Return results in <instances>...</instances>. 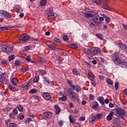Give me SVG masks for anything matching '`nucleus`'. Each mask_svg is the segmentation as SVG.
<instances>
[{"instance_id": "obj_1", "label": "nucleus", "mask_w": 127, "mask_h": 127, "mask_svg": "<svg viewBox=\"0 0 127 127\" xmlns=\"http://www.w3.org/2000/svg\"><path fill=\"white\" fill-rule=\"evenodd\" d=\"M84 53L87 54L89 56V58L92 59L94 56H96L97 54L101 53V50L99 48L97 47H92L91 49H85L84 50Z\"/></svg>"}, {"instance_id": "obj_2", "label": "nucleus", "mask_w": 127, "mask_h": 127, "mask_svg": "<svg viewBox=\"0 0 127 127\" xmlns=\"http://www.w3.org/2000/svg\"><path fill=\"white\" fill-rule=\"evenodd\" d=\"M112 59L116 65H118L119 67L122 68H126L127 69V63L126 62L122 61V60L120 59L119 56L114 55L112 56Z\"/></svg>"}, {"instance_id": "obj_3", "label": "nucleus", "mask_w": 127, "mask_h": 127, "mask_svg": "<svg viewBox=\"0 0 127 127\" xmlns=\"http://www.w3.org/2000/svg\"><path fill=\"white\" fill-rule=\"evenodd\" d=\"M66 94L73 102H76L79 99V95L76 92H73L71 88H68L66 91Z\"/></svg>"}, {"instance_id": "obj_4", "label": "nucleus", "mask_w": 127, "mask_h": 127, "mask_svg": "<svg viewBox=\"0 0 127 127\" xmlns=\"http://www.w3.org/2000/svg\"><path fill=\"white\" fill-rule=\"evenodd\" d=\"M114 111L116 112L114 114L115 116H117V117H121V118L127 117V114L125 110L121 108H115Z\"/></svg>"}, {"instance_id": "obj_5", "label": "nucleus", "mask_w": 127, "mask_h": 127, "mask_svg": "<svg viewBox=\"0 0 127 127\" xmlns=\"http://www.w3.org/2000/svg\"><path fill=\"white\" fill-rule=\"evenodd\" d=\"M67 83L68 85H69L70 88L73 89L74 91H76V92H77V93H79V92L81 91V87L76 85H74L71 80H67Z\"/></svg>"}, {"instance_id": "obj_6", "label": "nucleus", "mask_w": 127, "mask_h": 127, "mask_svg": "<svg viewBox=\"0 0 127 127\" xmlns=\"http://www.w3.org/2000/svg\"><path fill=\"white\" fill-rule=\"evenodd\" d=\"M54 17H55V13L53 12V8L51 7L47 14V18L48 19H51V18H54Z\"/></svg>"}, {"instance_id": "obj_7", "label": "nucleus", "mask_w": 127, "mask_h": 127, "mask_svg": "<svg viewBox=\"0 0 127 127\" xmlns=\"http://www.w3.org/2000/svg\"><path fill=\"white\" fill-rule=\"evenodd\" d=\"M13 50V48L10 46H4L1 48V50L3 52H6V53H10Z\"/></svg>"}, {"instance_id": "obj_8", "label": "nucleus", "mask_w": 127, "mask_h": 127, "mask_svg": "<svg viewBox=\"0 0 127 127\" xmlns=\"http://www.w3.org/2000/svg\"><path fill=\"white\" fill-rule=\"evenodd\" d=\"M29 36L26 35H21L19 37V40L21 41H28L29 40Z\"/></svg>"}, {"instance_id": "obj_9", "label": "nucleus", "mask_w": 127, "mask_h": 127, "mask_svg": "<svg viewBox=\"0 0 127 127\" xmlns=\"http://www.w3.org/2000/svg\"><path fill=\"white\" fill-rule=\"evenodd\" d=\"M93 106H92V109L95 110L96 111H98L100 109V106H99V104L97 101H94L93 103Z\"/></svg>"}, {"instance_id": "obj_10", "label": "nucleus", "mask_w": 127, "mask_h": 127, "mask_svg": "<svg viewBox=\"0 0 127 127\" xmlns=\"http://www.w3.org/2000/svg\"><path fill=\"white\" fill-rule=\"evenodd\" d=\"M0 82L2 83V84H6V82H7V79L6 78L4 77L2 74L0 73Z\"/></svg>"}, {"instance_id": "obj_11", "label": "nucleus", "mask_w": 127, "mask_h": 127, "mask_svg": "<svg viewBox=\"0 0 127 127\" xmlns=\"http://www.w3.org/2000/svg\"><path fill=\"white\" fill-rule=\"evenodd\" d=\"M43 97L45 100H49L51 99V96L48 93H44Z\"/></svg>"}, {"instance_id": "obj_12", "label": "nucleus", "mask_w": 127, "mask_h": 127, "mask_svg": "<svg viewBox=\"0 0 127 127\" xmlns=\"http://www.w3.org/2000/svg\"><path fill=\"white\" fill-rule=\"evenodd\" d=\"M116 112H110L108 116L107 117V121H112L113 120V117H114V114H115Z\"/></svg>"}, {"instance_id": "obj_13", "label": "nucleus", "mask_w": 127, "mask_h": 127, "mask_svg": "<svg viewBox=\"0 0 127 127\" xmlns=\"http://www.w3.org/2000/svg\"><path fill=\"white\" fill-rule=\"evenodd\" d=\"M50 114L51 113L50 112H45L44 114V119L46 120H49V119H50Z\"/></svg>"}, {"instance_id": "obj_14", "label": "nucleus", "mask_w": 127, "mask_h": 127, "mask_svg": "<svg viewBox=\"0 0 127 127\" xmlns=\"http://www.w3.org/2000/svg\"><path fill=\"white\" fill-rule=\"evenodd\" d=\"M55 109L56 110V115H59V114H60V112H61V109H60L59 106L57 105H55Z\"/></svg>"}, {"instance_id": "obj_15", "label": "nucleus", "mask_w": 127, "mask_h": 127, "mask_svg": "<svg viewBox=\"0 0 127 127\" xmlns=\"http://www.w3.org/2000/svg\"><path fill=\"white\" fill-rule=\"evenodd\" d=\"M31 86V82H29L26 85L23 86L22 87L23 90H27V89H29Z\"/></svg>"}, {"instance_id": "obj_16", "label": "nucleus", "mask_w": 127, "mask_h": 127, "mask_svg": "<svg viewBox=\"0 0 127 127\" xmlns=\"http://www.w3.org/2000/svg\"><path fill=\"white\" fill-rule=\"evenodd\" d=\"M11 82L14 86H16L18 84V80L16 78H12Z\"/></svg>"}, {"instance_id": "obj_17", "label": "nucleus", "mask_w": 127, "mask_h": 127, "mask_svg": "<svg viewBox=\"0 0 127 127\" xmlns=\"http://www.w3.org/2000/svg\"><path fill=\"white\" fill-rule=\"evenodd\" d=\"M11 28H12V27H9V26L2 27H0V30H1V31H6V30H8L10 29Z\"/></svg>"}, {"instance_id": "obj_18", "label": "nucleus", "mask_w": 127, "mask_h": 127, "mask_svg": "<svg viewBox=\"0 0 127 127\" xmlns=\"http://www.w3.org/2000/svg\"><path fill=\"white\" fill-rule=\"evenodd\" d=\"M120 47L122 49V50H125L127 52V46L124 44H120Z\"/></svg>"}, {"instance_id": "obj_19", "label": "nucleus", "mask_w": 127, "mask_h": 127, "mask_svg": "<svg viewBox=\"0 0 127 127\" xmlns=\"http://www.w3.org/2000/svg\"><path fill=\"white\" fill-rule=\"evenodd\" d=\"M103 16L105 18L106 23H109L111 21V18L106 16L105 14H103Z\"/></svg>"}, {"instance_id": "obj_20", "label": "nucleus", "mask_w": 127, "mask_h": 127, "mask_svg": "<svg viewBox=\"0 0 127 127\" xmlns=\"http://www.w3.org/2000/svg\"><path fill=\"white\" fill-rule=\"evenodd\" d=\"M98 101L100 103L101 105H104V104H105V102H104L105 100L104 99V97L102 96H100L98 97Z\"/></svg>"}, {"instance_id": "obj_21", "label": "nucleus", "mask_w": 127, "mask_h": 127, "mask_svg": "<svg viewBox=\"0 0 127 127\" xmlns=\"http://www.w3.org/2000/svg\"><path fill=\"white\" fill-rule=\"evenodd\" d=\"M72 72L74 75H78L80 74V71L77 69V68H74L72 69Z\"/></svg>"}, {"instance_id": "obj_22", "label": "nucleus", "mask_w": 127, "mask_h": 127, "mask_svg": "<svg viewBox=\"0 0 127 127\" xmlns=\"http://www.w3.org/2000/svg\"><path fill=\"white\" fill-rule=\"evenodd\" d=\"M96 37L99 38V39H101V40H103L104 39V37H103V35L102 34L97 33L95 34Z\"/></svg>"}, {"instance_id": "obj_23", "label": "nucleus", "mask_w": 127, "mask_h": 127, "mask_svg": "<svg viewBox=\"0 0 127 127\" xmlns=\"http://www.w3.org/2000/svg\"><path fill=\"white\" fill-rule=\"evenodd\" d=\"M69 119L71 124H73V125L75 124V120H74V117H72V115H69Z\"/></svg>"}, {"instance_id": "obj_24", "label": "nucleus", "mask_w": 127, "mask_h": 127, "mask_svg": "<svg viewBox=\"0 0 127 127\" xmlns=\"http://www.w3.org/2000/svg\"><path fill=\"white\" fill-rule=\"evenodd\" d=\"M47 46L50 48V49H51V50H53V51L56 49V48L54 45H53V44L48 45Z\"/></svg>"}, {"instance_id": "obj_25", "label": "nucleus", "mask_w": 127, "mask_h": 127, "mask_svg": "<svg viewBox=\"0 0 127 127\" xmlns=\"http://www.w3.org/2000/svg\"><path fill=\"white\" fill-rule=\"evenodd\" d=\"M59 100L60 101H67V97H66L65 96L63 95L62 97L59 98Z\"/></svg>"}, {"instance_id": "obj_26", "label": "nucleus", "mask_w": 127, "mask_h": 127, "mask_svg": "<svg viewBox=\"0 0 127 127\" xmlns=\"http://www.w3.org/2000/svg\"><path fill=\"white\" fill-rule=\"evenodd\" d=\"M8 87H9V89H10V90H11L12 92H14L16 91V88L14 86H12L10 85H9Z\"/></svg>"}, {"instance_id": "obj_27", "label": "nucleus", "mask_w": 127, "mask_h": 127, "mask_svg": "<svg viewBox=\"0 0 127 127\" xmlns=\"http://www.w3.org/2000/svg\"><path fill=\"white\" fill-rule=\"evenodd\" d=\"M17 109L19 112H23V107L20 105L17 106Z\"/></svg>"}, {"instance_id": "obj_28", "label": "nucleus", "mask_w": 127, "mask_h": 127, "mask_svg": "<svg viewBox=\"0 0 127 127\" xmlns=\"http://www.w3.org/2000/svg\"><path fill=\"white\" fill-rule=\"evenodd\" d=\"M47 1V0H41L40 3L41 5L44 6L45 4H46V2Z\"/></svg>"}, {"instance_id": "obj_29", "label": "nucleus", "mask_w": 127, "mask_h": 127, "mask_svg": "<svg viewBox=\"0 0 127 127\" xmlns=\"http://www.w3.org/2000/svg\"><path fill=\"white\" fill-rule=\"evenodd\" d=\"M84 16L85 17H88V18L93 17V15H92V14L90 13H85Z\"/></svg>"}, {"instance_id": "obj_30", "label": "nucleus", "mask_w": 127, "mask_h": 127, "mask_svg": "<svg viewBox=\"0 0 127 127\" xmlns=\"http://www.w3.org/2000/svg\"><path fill=\"white\" fill-rule=\"evenodd\" d=\"M23 59H25L26 61H28V62H30V61H31V59L30 58V56H28L26 58H24V57H22Z\"/></svg>"}, {"instance_id": "obj_31", "label": "nucleus", "mask_w": 127, "mask_h": 127, "mask_svg": "<svg viewBox=\"0 0 127 127\" xmlns=\"http://www.w3.org/2000/svg\"><path fill=\"white\" fill-rule=\"evenodd\" d=\"M96 26L98 27V29H101L102 27V23H101L100 22L98 21V23H96V24L95 25Z\"/></svg>"}, {"instance_id": "obj_32", "label": "nucleus", "mask_w": 127, "mask_h": 127, "mask_svg": "<svg viewBox=\"0 0 127 127\" xmlns=\"http://www.w3.org/2000/svg\"><path fill=\"white\" fill-rule=\"evenodd\" d=\"M106 82L108 83L109 85H113V80L110 78H107L106 79Z\"/></svg>"}, {"instance_id": "obj_33", "label": "nucleus", "mask_w": 127, "mask_h": 127, "mask_svg": "<svg viewBox=\"0 0 127 127\" xmlns=\"http://www.w3.org/2000/svg\"><path fill=\"white\" fill-rule=\"evenodd\" d=\"M95 23H96L93 22V23H91L90 24H89L90 27H91V28H96V24H95Z\"/></svg>"}, {"instance_id": "obj_34", "label": "nucleus", "mask_w": 127, "mask_h": 127, "mask_svg": "<svg viewBox=\"0 0 127 127\" xmlns=\"http://www.w3.org/2000/svg\"><path fill=\"white\" fill-rule=\"evenodd\" d=\"M37 92V90L36 89H32L29 92V94H35Z\"/></svg>"}, {"instance_id": "obj_35", "label": "nucleus", "mask_w": 127, "mask_h": 127, "mask_svg": "<svg viewBox=\"0 0 127 127\" xmlns=\"http://www.w3.org/2000/svg\"><path fill=\"white\" fill-rule=\"evenodd\" d=\"M4 16H5V17H7V18H11V15H10V14H9V13L7 11L5 12Z\"/></svg>"}, {"instance_id": "obj_36", "label": "nucleus", "mask_w": 127, "mask_h": 127, "mask_svg": "<svg viewBox=\"0 0 127 127\" xmlns=\"http://www.w3.org/2000/svg\"><path fill=\"white\" fill-rule=\"evenodd\" d=\"M70 48L72 49H77V48H78V46L75 44H72L71 45Z\"/></svg>"}, {"instance_id": "obj_37", "label": "nucleus", "mask_w": 127, "mask_h": 127, "mask_svg": "<svg viewBox=\"0 0 127 127\" xmlns=\"http://www.w3.org/2000/svg\"><path fill=\"white\" fill-rule=\"evenodd\" d=\"M15 57H14V55H11L10 56H9L8 57V60L9 62L12 61L13 59H14Z\"/></svg>"}, {"instance_id": "obj_38", "label": "nucleus", "mask_w": 127, "mask_h": 127, "mask_svg": "<svg viewBox=\"0 0 127 127\" xmlns=\"http://www.w3.org/2000/svg\"><path fill=\"white\" fill-rule=\"evenodd\" d=\"M93 22H95V23H98V22L97 21H95V19H94V18L90 19L89 23L90 24V23H92Z\"/></svg>"}, {"instance_id": "obj_39", "label": "nucleus", "mask_w": 127, "mask_h": 127, "mask_svg": "<svg viewBox=\"0 0 127 127\" xmlns=\"http://www.w3.org/2000/svg\"><path fill=\"white\" fill-rule=\"evenodd\" d=\"M38 81H39V77L36 76L34 78V79H33L34 83H37V82H38Z\"/></svg>"}, {"instance_id": "obj_40", "label": "nucleus", "mask_w": 127, "mask_h": 127, "mask_svg": "<svg viewBox=\"0 0 127 127\" xmlns=\"http://www.w3.org/2000/svg\"><path fill=\"white\" fill-rule=\"evenodd\" d=\"M63 39L64 41H68L69 40V38L68 37V36L67 35H64Z\"/></svg>"}, {"instance_id": "obj_41", "label": "nucleus", "mask_w": 127, "mask_h": 127, "mask_svg": "<svg viewBox=\"0 0 127 127\" xmlns=\"http://www.w3.org/2000/svg\"><path fill=\"white\" fill-rule=\"evenodd\" d=\"M28 70L29 69L26 68H22L20 69V71L22 73H25V72H26V71H28Z\"/></svg>"}, {"instance_id": "obj_42", "label": "nucleus", "mask_w": 127, "mask_h": 127, "mask_svg": "<svg viewBox=\"0 0 127 127\" xmlns=\"http://www.w3.org/2000/svg\"><path fill=\"white\" fill-rule=\"evenodd\" d=\"M54 40L55 42H57V43H61V40L60 39H58L57 38H55L54 39Z\"/></svg>"}, {"instance_id": "obj_43", "label": "nucleus", "mask_w": 127, "mask_h": 127, "mask_svg": "<svg viewBox=\"0 0 127 127\" xmlns=\"http://www.w3.org/2000/svg\"><path fill=\"white\" fill-rule=\"evenodd\" d=\"M13 115H14V116H16V115L17 114H18V111H17V109H14L13 110Z\"/></svg>"}, {"instance_id": "obj_44", "label": "nucleus", "mask_w": 127, "mask_h": 127, "mask_svg": "<svg viewBox=\"0 0 127 127\" xmlns=\"http://www.w3.org/2000/svg\"><path fill=\"white\" fill-rule=\"evenodd\" d=\"M85 11L86 12H94V11H92V9H90L89 8H85Z\"/></svg>"}, {"instance_id": "obj_45", "label": "nucleus", "mask_w": 127, "mask_h": 127, "mask_svg": "<svg viewBox=\"0 0 127 127\" xmlns=\"http://www.w3.org/2000/svg\"><path fill=\"white\" fill-rule=\"evenodd\" d=\"M9 127H17V125L14 123H10Z\"/></svg>"}, {"instance_id": "obj_46", "label": "nucleus", "mask_w": 127, "mask_h": 127, "mask_svg": "<svg viewBox=\"0 0 127 127\" xmlns=\"http://www.w3.org/2000/svg\"><path fill=\"white\" fill-rule=\"evenodd\" d=\"M115 90L117 91L119 89V82H116L115 83Z\"/></svg>"}, {"instance_id": "obj_47", "label": "nucleus", "mask_w": 127, "mask_h": 127, "mask_svg": "<svg viewBox=\"0 0 127 127\" xmlns=\"http://www.w3.org/2000/svg\"><path fill=\"white\" fill-rule=\"evenodd\" d=\"M15 65L16 66H20V61H16L15 62Z\"/></svg>"}, {"instance_id": "obj_48", "label": "nucleus", "mask_w": 127, "mask_h": 127, "mask_svg": "<svg viewBox=\"0 0 127 127\" xmlns=\"http://www.w3.org/2000/svg\"><path fill=\"white\" fill-rule=\"evenodd\" d=\"M96 120H97V118H96V117H92L90 119V122H91L92 123H94L95 122H96Z\"/></svg>"}, {"instance_id": "obj_49", "label": "nucleus", "mask_w": 127, "mask_h": 127, "mask_svg": "<svg viewBox=\"0 0 127 127\" xmlns=\"http://www.w3.org/2000/svg\"><path fill=\"white\" fill-rule=\"evenodd\" d=\"M43 78H44V82H47V84H49L50 83L49 79L46 77H44Z\"/></svg>"}, {"instance_id": "obj_50", "label": "nucleus", "mask_w": 127, "mask_h": 127, "mask_svg": "<svg viewBox=\"0 0 127 127\" xmlns=\"http://www.w3.org/2000/svg\"><path fill=\"white\" fill-rule=\"evenodd\" d=\"M88 78L89 79H90V80H91L92 81H95V77L94 76H92L91 75H89L88 76Z\"/></svg>"}, {"instance_id": "obj_51", "label": "nucleus", "mask_w": 127, "mask_h": 127, "mask_svg": "<svg viewBox=\"0 0 127 127\" xmlns=\"http://www.w3.org/2000/svg\"><path fill=\"white\" fill-rule=\"evenodd\" d=\"M6 12V11L5 10H0V14H2V15H5Z\"/></svg>"}, {"instance_id": "obj_52", "label": "nucleus", "mask_w": 127, "mask_h": 127, "mask_svg": "<svg viewBox=\"0 0 127 127\" xmlns=\"http://www.w3.org/2000/svg\"><path fill=\"white\" fill-rule=\"evenodd\" d=\"M39 71L42 75H45L46 74V71H45V70H41Z\"/></svg>"}, {"instance_id": "obj_53", "label": "nucleus", "mask_w": 127, "mask_h": 127, "mask_svg": "<svg viewBox=\"0 0 127 127\" xmlns=\"http://www.w3.org/2000/svg\"><path fill=\"white\" fill-rule=\"evenodd\" d=\"M99 18H100V16L98 14H96L95 15V19H94L96 21H99Z\"/></svg>"}, {"instance_id": "obj_54", "label": "nucleus", "mask_w": 127, "mask_h": 127, "mask_svg": "<svg viewBox=\"0 0 127 127\" xmlns=\"http://www.w3.org/2000/svg\"><path fill=\"white\" fill-rule=\"evenodd\" d=\"M17 118L18 119H19V120H22L24 119V115H21V116H20V115H18Z\"/></svg>"}, {"instance_id": "obj_55", "label": "nucleus", "mask_w": 127, "mask_h": 127, "mask_svg": "<svg viewBox=\"0 0 127 127\" xmlns=\"http://www.w3.org/2000/svg\"><path fill=\"white\" fill-rule=\"evenodd\" d=\"M95 3H101V0H92Z\"/></svg>"}, {"instance_id": "obj_56", "label": "nucleus", "mask_w": 127, "mask_h": 127, "mask_svg": "<svg viewBox=\"0 0 127 127\" xmlns=\"http://www.w3.org/2000/svg\"><path fill=\"white\" fill-rule=\"evenodd\" d=\"M31 122V118H28L26 119V120L25 121V124H28V123H30Z\"/></svg>"}, {"instance_id": "obj_57", "label": "nucleus", "mask_w": 127, "mask_h": 127, "mask_svg": "<svg viewBox=\"0 0 127 127\" xmlns=\"http://www.w3.org/2000/svg\"><path fill=\"white\" fill-rule=\"evenodd\" d=\"M94 97L95 96H94V95L92 94H89V99H90V100H94Z\"/></svg>"}, {"instance_id": "obj_58", "label": "nucleus", "mask_w": 127, "mask_h": 127, "mask_svg": "<svg viewBox=\"0 0 127 127\" xmlns=\"http://www.w3.org/2000/svg\"><path fill=\"white\" fill-rule=\"evenodd\" d=\"M59 126H60V127H62V126H63V122L62 121V120H61L58 123Z\"/></svg>"}, {"instance_id": "obj_59", "label": "nucleus", "mask_w": 127, "mask_h": 127, "mask_svg": "<svg viewBox=\"0 0 127 127\" xmlns=\"http://www.w3.org/2000/svg\"><path fill=\"white\" fill-rule=\"evenodd\" d=\"M90 73V69H85V74L86 75H89Z\"/></svg>"}, {"instance_id": "obj_60", "label": "nucleus", "mask_w": 127, "mask_h": 127, "mask_svg": "<svg viewBox=\"0 0 127 127\" xmlns=\"http://www.w3.org/2000/svg\"><path fill=\"white\" fill-rule=\"evenodd\" d=\"M96 116L97 119H101V118H102V114H98Z\"/></svg>"}, {"instance_id": "obj_61", "label": "nucleus", "mask_w": 127, "mask_h": 127, "mask_svg": "<svg viewBox=\"0 0 127 127\" xmlns=\"http://www.w3.org/2000/svg\"><path fill=\"white\" fill-rule=\"evenodd\" d=\"M91 84L93 86H94V87H96V86L97 85V83H96V82H95L94 80L92 81L91 82Z\"/></svg>"}, {"instance_id": "obj_62", "label": "nucleus", "mask_w": 127, "mask_h": 127, "mask_svg": "<svg viewBox=\"0 0 127 127\" xmlns=\"http://www.w3.org/2000/svg\"><path fill=\"white\" fill-rule=\"evenodd\" d=\"M61 55H62V56H66L67 53H66V52H62L61 53Z\"/></svg>"}, {"instance_id": "obj_63", "label": "nucleus", "mask_w": 127, "mask_h": 127, "mask_svg": "<svg viewBox=\"0 0 127 127\" xmlns=\"http://www.w3.org/2000/svg\"><path fill=\"white\" fill-rule=\"evenodd\" d=\"M79 120L80 121H85V117H81L79 118Z\"/></svg>"}, {"instance_id": "obj_64", "label": "nucleus", "mask_w": 127, "mask_h": 127, "mask_svg": "<svg viewBox=\"0 0 127 127\" xmlns=\"http://www.w3.org/2000/svg\"><path fill=\"white\" fill-rule=\"evenodd\" d=\"M124 93H125L126 96H127V88H126V89H125V90H124Z\"/></svg>"}]
</instances>
